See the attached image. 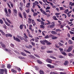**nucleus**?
<instances>
[{
	"label": "nucleus",
	"instance_id": "f257e3e1",
	"mask_svg": "<svg viewBox=\"0 0 74 74\" xmlns=\"http://www.w3.org/2000/svg\"><path fill=\"white\" fill-rule=\"evenodd\" d=\"M24 35V38L22 37L21 36H19V35H17V37H15L14 36H13V38L14 40H15L16 41H17L18 42H21V40H24L26 42H27L28 41V40L27 39V38H28L27 36V35L26 34V33H24L23 34Z\"/></svg>",
	"mask_w": 74,
	"mask_h": 74
},
{
	"label": "nucleus",
	"instance_id": "f03ea898",
	"mask_svg": "<svg viewBox=\"0 0 74 74\" xmlns=\"http://www.w3.org/2000/svg\"><path fill=\"white\" fill-rule=\"evenodd\" d=\"M0 74H3L4 72H5V73L7 74V70L5 68L4 69H0Z\"/></svg>",
	"mask_w": 74,
	"mask_h": 74
},
{
	"label": "nucleus",
	"instance_id": "7ed1b4c3",
	"mask_svg": "<svg viewBox=\"0 0 74 74\" xmlns=\"http://www.w3.org/2000/svg\"><path fill=\"white\" fill-rule=\"evenodd\" d=\"M59 49L60 50L61 53L65 56H66L67 55V54L65 52H63V49L60 48Z\"/></svg>",
	"mask_w": 74,
	"mask_h": 74
},
{
	"label": "nucleus",
	"instance_id": "20e7f679",
	"mask_svg": "<svg viewBox=\"0 0 74 74\" xmlns=\"http://www.w3.org/2000/svg\"><path fill=\"white\" fill-rule=\"evenodd\" d=\"M40 10L42 14H43L45 15H47V13L45 12V11L43 10L42 9H40Z\"/></svg>",
	"mask_w": 74,
	"mask_h": 74
},
{
	"label": "nucleus",
	"instance_id": "39448f33",
	"mask_svg": "<svg viewBox=\"0 0 74 74\" xmlns=\"http://www.w3.org/2000/svg\"><path fill=\"white\" fill-rule=\"evenodd\" d=\"M4 11L5 12V15L6 16H10V15H9L8 14V11H7V8H4Z\"/></svg>",
	"mask_w": 74,
	"mask_h": 74
},
{
	"label": "nucleus",
	"instance_id": "423d86ee",
	"mask_svg": "<svg viewBox=\"0 0 74 74\" xmlns=\"http://www.w3.org/2000/svg\"><path fill=\"white\" fill-rule=\"evenodd\" d=\"M72 49H73V46H70L69 47L68 49L66 51H67L68 52H69L71 51Z\"/></svg>",
	"mask_w": 74,
	"mask_h": 74
},
{
	"label": "nucleus",
	"instance_id": "0eeeda50",
	"mask_svg": "<svg viewBox=\"0 0 74 74\" xmlns=\"http://www.w3.org/2000/svg\"><path fill=\"white\" fill-rule=\"evenodd\" d=\"M47 42L46 40H40V43L43 44V45H45V43H46Z\"/></svg>",
	"mask_w": 74,
	"mask_h": 74
},
{
	"label": "nucleus",
	"instance_id": "6e6552de",
	"mask_svg": "<svg viewBox=\"0 0 74 74\" xmlns=\"http://www.w3.org/2000/svg\"><path fill=\"white\" fill-rule=\"evenodd\" d=\"M47 66L48 67H49V68H50L51 69H53L54 68V67H55L54 65H52V66L50 64H47Z\"/></svg>",
	"mask_w": 74,
	"mask_h": 74
},
{
	"label": "nucleus",
	"instance_id": "1a4fd4ad",
	"mask_svg": "<svg viewBox=\"0 0 74 74\" xmlns=\"http://www.w3.org/2000/svg\"><path fill=\"white\" fill-rule=\"evenodd\" d=\"M18 12H17V10L15 9H13V13L14 14V16H16V14H17Z\"/></svg>",
	"mask_w": 74,
	"mask_h": 74
},
{
	"label": "nucleus",
	"instance_id": "9d476101",
	"mask_svg": "<svg viewBox=\"0 0 74 74\" xmlns=\"http://www.w3.org/2000/svg\"><path fill=\"white\" fill-rule=\"evenodd\" d=\"M25 47L26 48H28V49H30L31 48H33V46L31 45H29L28 46L26 45L25 46Z\"/></svg>",
	"mask_w": 74,
	"mask_h": 74
},
{
	"label": "nucleus",
	"instance_id": "9b49d317",
	"mask_svg": "<svg viewBox=\"0 0 74 74\" xmlns=\"http://www.w3.org/2000/svg\"><path fill=\"white\" fill-rule=\"evenodd\" d=\"M6 36L8 37H12V35L10 34H6Z\"/></svg>",
	"mask_w": 74,
	"mask_h": 74
},
{
	"label": "nucleus",
	"instance_id": "f8f14e48",
	"mask_svg": "<svg viewBox=\"0 0 74 74\" xmlns=\"http://www.w3.org/2000/svg\"><path fill=\"white\" fill-rule=\"evenodd\" d=\"M23 26H24V25L23 24H21L20 25L19 28L20 29H21V30H22L23 29Z\"/></svg>",
	"mask_w": 74,
	"mask_h": 74
},
{
	"label": "nucleus",
	"instance_id": "ddd939ff",
	"mask_svg": "<svg viewBox=\"0 0 74 74\" xmlns=\"http://www.w3.org/2000/svg\"><path fill=\"white\" fill-rule=\"evenodd\" d=\"M0 44L2 47H3V48H5V47H6V46H5V45L4 44H3V42H1Z\"/></svg>",
	"mask_w": 74,
	"mask_h": 74
},
{
	"label": "nucleus",
	"instance_id": "4468645a",
	"mask_svg": "<svg viewBox=\"0 0 74 74\" xmlns=\"http://www.w3.org/2000/svg\"><path fill=\"white\" fill-rule=\"evenodd\" d=\"M68 63H69V61H65L64 64L65 65V66H67V64H68Z\"/></svg>",
	"mask_w": 74,
	"mask_h": 74
},
{
	"label": "nucleus",
	"instance_id": "2eb2a0df",
	"mask_svg": "<svg viewBox=\"0 0 74 74\" xmlns=\"http://www.w3.org/2000/svg\"><path fill=\"white\" fill-rule=\"evenodd\" d=\"M46 43L47 45H49L51 44V43L50 42H49L46 40Z\"/></svg>",
	"mask_w": 74,
	"mask_h": 74
},
{
	"label": "nucleus",
	"instance_id": "dca6fc26",
	"mask_svg": "<svg viewBox=\"0 0 74 74\" xmlns=\"http://www.w3.org/2000/svg\"><path fill=\"white\" fill-rule=\"evenodd\" d=\"M30 3H28L26 6V8H29V7H30Z\"/></svg>",
	"mask_w": 74,
	"mask_h": 74
},
{
	"label": "nucleus",
	"instance_id": "f3484780",
	"mask_svg": "<svg viewBox=\"0 0 74 74\" xmlns=\"http://www.w3.org/2000/svg\"><path fill=\"white\" fill-rule=\"evenodd\" d=\"M51 33L52 34H57V32L54 31H52Z\"/></svg>",
	"mask_w": 74,
	"mask_h": 74
},
{
	"label": "nucleus",
	"instance_id": "a211bd4d",
	"mask_svg": "<svg viewBox=\"0 0 74 74\" xmlns=\"http://www.w3.org/2000/svg\"><path fill=\"white\" fill-rule=\"evenodd\" d=\"M32 24H33V26H35L36 25V23H35V22L34 20H32Z\"/></svg>",
	"mask_w": 74,
	"mask_h": 74
},
{
	"label": "nucleus",
	"instance_id": "6ab92c4d",
	"mask_svg": "<svg viewBox=\"0 0 74 74\" xmlns=\"http://www.w3.org/2000/svg\"><path fill=\"white\" fill-rule=\"evenodd\" d=\"M21 55H23V56H27V55H26V54L23 53V52H21Z\"/></svg>",
	"mask_w": 74,
	"mask_h": 74
},
{
	"label": "nucleus",
	"instance_id": "aec40b11",
	"mask_svg": "<svg viewBox=\"0 0 74 74\" xmlns=\"http://www.w3.org/2000/svg\"><path fill=\"white\" fill-rule=\"evenodd\" d=\"M58 38V37L53 36V37H52V40H55L56 39H57Z\"/></svg>",
	"mask_w": 74,
	"mask_h": 74
},
{
	"label": "nucleus",
	"instance_id": "412c9836",
	"mask_svg": "<svg viewBox=\"0 0 74 74\" xmlns=\"http://www.w3.org/2000/svg\"><path fill=\"white\" fill-rule=\"evenodd\" d=\"M5 24H6V25H7V26H10V24L8 23V22H7L5 21Z\"/></svg>",
	"mask_w": 74,
	"mask_h": 74
},
{
	"label": "nucleus",
	"instance_id": "4be33fe9",
	"mask_svg": "<svg viewBox=\"0 0 74 74\" xmlns=\"http://www.w3.org/2000/svg\"><path fill=\"white\" fill-rule=\"evenodd\" d=\"M53 19L54 20H56V21H58V19L56 18V16H53Z\"/></svg>",
	"mask_w": 74,
	"mask_h": 74
},
{
	"label": "nucleus",
	"instance_id": "5701e85b",
	"mask_svg": "<svg viewBox=\"0 0 74 74\" xmlns=\"http://www.w3.org/2000/svg\"><path fill=\"white\" fill-rule=\"evenodd\" d=\"M58 44L59 45V46H62V47H63V46H64V45L63 44H62L60 42H59L58 43Z\"/></svg>",
	"mask_w": 74,
	"mask_h": 74
},
{
	"label": "nucleus",
	"instance_id": "b1692460",
	"mask_svg": "<svg viewBox=\"0 0 74 74\" xmlns=\"http://www.w3.org/2000/svg\"><path fill=\"white\" fill-rule=\"evenodd\" d=\"M37 62L39 64H41L42 63V62L39 60H37Z\"/></svg>",
	"mask_w": 74,
	"mask_h": 74
},
{
	"label": "nucleus",
	"instance_id": "393cba45",
	"mask_svg": "<svg viewBox=\"0 0 74 74\" xmlns=\"http://www.w3.org/2000/svg\"><path fill=\"white\" fill-rule=\"evenodd\" d=\"M23 15L25 18L26 19V13L24 12L23 13Z\"/></svg>",
	"mask_w": 74,
	"mask_h": 74
},
{
	"label": "nucleus",
	"instance_id": "a878e982",
	"mask_svg": "<svg viewBox=\"0 0 74 74\" xmlns=\"http://www.w3.org/2000/svg\"><path fill=\"white\" fill-rule=\"evenodd\" d=\"M6 19L7 21L9 23H11V21H10V20L7 18H6Z\"/></svg>",
	"mask_w": 74,
	"mask_h": 74
},
{
	"label": "nucleus",
	"instance_id": "bb28decb",
	"mask_svg": "<svg viewBox=\"0 0 74 74\" xmlns=\"http://www.w3.org/2000/svg\"><path fill=\"white\" fill-rule=\"evenodd\" d=\"M11 66L10 64H8L7 65V67L8 69H10Z\"/></svg>",
	"mask_w": 74,
	"mask_h": 74
},
{
	"label": "nucleus",
	"instance_id": "cd10ccee",
	"mask_svg": "<svg viewBox=\"0 0 74 74\" xmlns=\"http://www.w3.org/2000/svg\"><path fill=\"white\" fill-rule=\"evenodd\" d=\"M47 53H53V51H49L48 50L47 51Z\"/></svg>",
	"mask_w": 74,
	"mask_h": 74
},
{
	"label": "nucleus",
	"instance_id": "c85d7f7f",
	"mask_svg": "<svg viewBox=\"0 0 74 74\" xmlns=\"http://www.w3.org/2000/svg\"><path fill=\"white\" fill-rule=\"evenodd\" d=\"M24 51L25 52H26V53H29V54H30V53H30V52H29L28 51H27V50H24Z\"/></svg>",
	"mask_w": 74,
	"mask_h": 74
},
{
	"label": "nucleus",
	"instance_id": "c756f323",
	"mask_svg": "<svg viewBox=\"0 0 74 74\" xmlns=\"http://www.w3.org/2000/svg\"><path fill=\"white\" fill-rule=\"evenodd\" d=\"M68 43L69 44H71L73 43V42H72V41L71 40H69L68 41Z\"/></svg>",
	"mask_w": 74,
	"mask_h": 74
},
{
	"label": "nucleus",
	"instance_id": "7c9ffc66",
	"mask_svg": "<svg viewBox=\"0 0 74 74\" xmlns=\"http://www.w3.org/2000/svg\"><path fill=\"white\" fill-rule=\"evenodd\" d=\"M46 48V46H42L41 47V49L44 50Z\"/></svg>",
	"mask_w": 74,
	"mask_h": 74
},
{
	"label": "nucleus",
	"instance_id": "2f4dec72",
	"mask_svg": "<svg viewBox=\"0 0 74 74\" xmlns=\"http://www.w3.org/2000/svg\"><path fill=\"white\" fill-rule=\"evenodd\" d=\"M36 4L34 3H33V6L32 8H34L35 7V6H36Z\"/></svg>",
	"mask_w": 74,
	"mask_h": 74
},
{
	"label": "nucleus",
	"instance_id": "473e14b6",
	"mask_svg": "<svg viewBox=\"0 0 74 74\" xmlns=\"http://www.w3.org/2000/svg\"><path fill=\"white\" fill-rule=\"evenodd\" d=\"M19 59H25V58L22 56H20L18 57Z\"/></svg>",
	"mask_w": 74,
	"mask_h": 74
},
{
	"label": "nucleus",
	"instance_id": "72a5a7b5",
	"mask_svg": "<svg viewBox=\"0 0 74 74\" xmlns=\"http://www.w3.org/2000/svg\"><path fill=\"white\" fill-rule=\"evenodd\" d=\"M20 4L21 7H22V8H23V3L21 2L20 3Z\"/></svg>",
	"mask_w": 74,
	"mask_h": 74
},
{
	"label": "nucleus",
	"instance_id": "f704fd0d",
	"mask_svg": "<svg viewBox=\"0 0 74 74\" xmlns=\"http://www.w3.org/2000/svg\"><path fill=\"white\" fill-rule=\"evenodd\" d=\"M47 28H52V27H53L52 25H49V26L47 27Z\"/></svg>",
	"mask_w": 74,
	"mask_h": 74
},
{
	"label": "nucleus",
	"instance_id": "c9c22d12",
	"mask_svg": "<svg viewBox=\"0 0 74 74\" xmlns=\"http://www.w3.org/2000/svg\"><path fill=\"white\" fill-rule=\"evenodd\" d=\"M56 32H62V30H61V29H56Z\"/></svg>",
	"mask_w": 74,
	"mask_h": 74
},
{
	"label": "nucleus",
	"instance_id": "e433bc0d",
	"mask_svg": "<svg viewBox=\"0 0 74 74\" xmlns=\"http://www.w3.org/2000/svg\"><path fill=\"white\" fill-rule=\"evenodd\" d=\"M50 58H52V59H56V58L52 56H50Z\"/></svg>",
	"mask_w": 74,
	"mask_h": 74
},
{
	"label": "nucleus",
	"instance_id": "4c0bfd02",
	"mask_svg": "<svg viewBox=\"0 0 74 74\" xmlns=\"http://www.w3.org/2000/svg\"><path fill=\"white\" fill-rule=\"evenodd\" d=\"M11 71L13 73H16V71L15 70L13 69H11Z\"/></svg>",
	"mask_w": 74,
	"mask_h": 74
},
{
	"label": "nucleus",
	"instance_id": "58836bf2",
	"mask_svg": "<svg viewBox=\"0 0 74 74\" xmlns=\"http://www.w3.org/2000/svg\"><path fill=\"white\" fill-rule=\"evenodd\" d=\"M40 28H42L43 29H44V28H45V26L43 25H40Z\"/></svg>",
	"mask_w": 74,
	"mask_h": 74
},
{
	"label": "nucleus",
	"instance_id": "ea45409f",
	"mask_svg": "<svg viewBox=\"0 0 74 74\" xmlns=\"http://www.w3.org/2000/svg\"><path fill=\"white\" fill-rule=\"evenodd\" d=\"M45 38L47 39V38H49V35H47L45 37Z\"/></svg>",
	"mask_w": 74,
	"mask_h": 74
},
{
	"label": "nucleus",
	"instance_id": "a19ab883",
	"mask_svg": "<svg viewBox=\"0 0 74 74\" xmlns=\"http://www.w3.org/2000/svg\"><path fill=\"white\" fill-rule=\"evenodd\" d=\"M10 45L11 47H12V48H14V45L12 43H11Z\"/></svg>",
	"mask_w": 74,
	"mask_h": 74
},
{
	"label": "nucleus",
	"instance_id": "79ce46f5",
	"mask_svg": "<svg viewBox=\"0 0 74 74\" xmlns=\"http://www.w3.org/2000/svg\"><path fill=\"white\" fill-rule=\"evenodd\" d=\"M0 23L1 24H3V21L1 19H0Z\"/></svg>",
	"mask_w": 74,
	"mask_h": 74
},
{
	"label": "nucleus",
	"instance_id": "37998d69",
	"mask_svg": "<svg viewBox=\"0 0 74 74\" xmlns=\"http://www.w3.org/2000/svg\"><path fill=\"white\" fill-rule=\"evenodd\" d=\"M40 74H44V72H43V71H42L40 70Z\"/></svg>",
	"mask_w": 74,
	"mask_h": 74
},
{
	"label": "nucleus",
	"instance_id": "c03bdc74",
	"mask_svg": "<svg viewBox=\"0 0 74 74\" xmlns=\"http://www.w3.org/2000/svg\"><path fill=\"white\" fill-rule=\"evenodd\" d=\"M19 15L20 17L21 18H23V17H22V14L21 13H19Z\"/></svg>",
	"mask_w": 74,
	"mask_h": 74
},
{
	"label": "nucleus",
	"instance_id": "a18cd8bd",
	"mask_svg": "<svg viewBox=\"0 0 74 74\" xmlns=\"http://www.w3.org/2000/svg\"><path fill=\"white\" fill-rule=\"evenodd\" d=\"M31 44L32 45H33V46H34L35 45V43L33 42H31Z\"/></svg>",
	"mask_w": 74,
	"mask_h": 74
},
{
	"label": "nucleus",
	"instance_id": "49530a36",
	"mask_svg": "<svg viewBox=\"0 0 74 74\" xmlns=\"http://www.w3.org/2000/svg\"><path fill=\"white\" fill-rule=\"evenodd\" d=\"M32 25H29V30H32Z\"/></svg>",
	"mask_w": 74,
	"mask_h": 74
},
{
	"label": "nucleus",
	"instance_id": "de8ad7c7",
	"mask_svg": "<svg viewBox=\"0 0 74 74\" xmlns=\"http://www.w3.org/2000/svg\"><path fill=\"white\" fill-rule=\"evenodd\" d=\"M7 5L8 7L9 8H11V6H10V5L8 3H7Z\"/></svg>",
	"mask_w": 74,
	"mask_h": 74
},
{
	"label": "nucleus",
	"instance_id": "09e8293b",
	"mask_svg": "<svg viewBox=\"0 0 74 74\" xmlns=\"http://www.w3.org/2000/svg\"><path fill=\"white\" fill-rule=\"evenodd\" d=\"M50 9H51V7L49 6L47 7L46 8V10H49Z\"/></svg>",
	"mask_w": 74,
	"mask_h": 74
},
{
	"label": "nucleus",
	"instance_id": "8fccbe9b",
	"mask_svg": "<svg viewBox=\"0 0 74 74\" xmlns=\"http://www.w3.org/2000/svg\"><path fill=\"white\" fill-rule=\"evenodd\" d=\"M41 25H46V24L45 23H44V22L42 21L41 22Z\"/></svg>",
	"mask_w": 74,
	"mask_h": 74
},
{
	"label": "nucleus",
	"instance_id": "3c124183",
	"mask_svg": "<svg viewBox=\"0 0 74 74\" xmlns=\"http://www.w3.org/2000/svg\"><path fill=\"white\" fill-rule=\"evenodd\" d=\"M8 12H9V14H11V9H9L8 10Z\"/></svg>",
	"mask_w": 74,
	"mask_h": 74
},
{
	"label": "nucleus",
	"instance_id": "603ef678",
	"mask_svg": "<svg viewBox=\"0 0 74 74\" xmlns=\"http://www.w3.org/2000/svg\"><path fill=\"white\" fill-rule=\"evenodd\" d=\"M60 14V13H55V15L56 16H58V15H59Z\"/></svg>",
	"mask_w": 74,
	"mask_h": 74
},
{
	"label": "nucleus",
	"instance_id": "864d4df0",
	"mask_svg": "<svg viewBox=\"0 0 74 74\" xmlns=\"http://www.w3.org/2000/svg\"><path fill=\"white\" fill-rule=\"evenodd\" d=\"M48 63H50V64L52 63V60L50 59H49V60Z\"/></svg>",
	"mask_w": 74,
	"mask_h": 74
},
{
	"label": "nucleus",
	"instance_id": "5fc2aeb1",
	"mask_svg": "<svg viewBox=\"0 0 74 74\" xmlns=\"http://www.w3.org/2000/svg\"><path fill=\"white\" fill-rule=\"evenodd\" d=\"M68 56H73V54H72L71 53H69L68 54Z\"/></svg>",
	"mask_w": 74,
	"mask_h": 74
},
{
	"label": "nucleus",
	"instance_id": "6e6d98bb",
	"mask_svg": "<svg viewBox=\"0 0 74 74\" xmlns=\"http://www.w3.org/2000/svg\"><path fill=\"white\" fill-rule=\"evenodd\" d=\"M3 26V27L5 28V29H7V26H6V25H5L4 24Z\"/></svg>",
	"mask_w": 74,
	"mask_h": 74
},
{
	"label": "nucleus",
	"instance_id": "4d7b16f0",
	"mask_svg": "<svg viewBox=\"0 0 74 74\" xmlns=\"http://www.w3.org/2000/svg\"><path fill=\"white\" fill-rule=\"evenodd\" d=\"M67 12H69L68 9H66L65 10V12L66 13V14H67Z\"/></svg>",
	"mask_w": 74,
	"mask_h": 74
},
{
	"label": "nucleus",
	"instance_id": "13d9d810",
	"mask_svg": "<svg viewBox=\"0 0 74 74\" xmlns=\"http://www.w3.org/2000/svg\"><path fill=\"white\" fill-rule=\"evenodd\" d=\"M1 68H4L5 67V65L4 64H2L1 66Z\"/></svg>",
	"mask_w": 74,
	"mask_h": 74
},
{
	"label": "nucleus",
	"instance_id": "bf43d9fd",
	"mask_svg": "<svg viewBox=\"0 0 74 74\" xmlns=\"http://www.w3.org/2000/svg\"><path fill=\"white\" fill-rule=\"evenodd\" d=\"M53 37V35H52L51 34L49 36V38H51V37Z\"/></svg>",
	"mask_w": 74,
	"mask_h": 74
},
{
	"label": "nucleus",
	"instance_id": "052dcab7",
	"mask_svg": "<svg viewBox=\"0 0 74 74\" xmlns=\"http://www.w3.org/2000/svg\"><path fill=\"white\" fill-rule=\"evenodd\" d=\"M38 14L37 13H35L34 14V16H36V15H37Z\"/></svg>",
	"mask_w": 74,
	"mask_h": 74
},
{
	"label": "nucleus",
	"instance_id": "680f3d73",
	"mask_svg": "<svg viewBox=\"0 0 74 74\" xmlns=\"http://www.w3.org/2000/svg\"><path fill=\"white\" fill-rule=\"evenodd\" d=\"M26 12H27V13H29V9H28L27 10H25Z\"/></svg>",
	"mask_w": 74,
	"mask_h": 74
},
{
	"label": "nucleus",
	"instance_id": "e2e57ef3",
	"mask_svg": "<svg viewBox=\"0 0 74 74\" xmlns=\"http://www.w3.org/2000/svg\"><path fill=\"white\" fill-rule=\"evenodd\" d=\"M60 10H64V9L62 7H60Z\"/></svg>",
	"mask_w": 74,
	"mask_h": 74
},
{
	"label": "nucleus",
	"instance_id": "0e129e2a",
	"mask_svg": "<svg viewBox=\"0 0 74 74\" xmlns=\"http://www.w3.org/2000/svg\"><path fill=\"white\" fill-rule=\"evenodd\" d=\"M29 37H31V38H33V36L32 35H31L29 34Z\"/></svg>",
	"mask_w": 74,
	"mask_h": 74
},
{
	"label": "nucleus",
	"instance_id": "69168bd1",
	"mask_svg": "<svg viewBox=\"0 0 74 74\" xmlns=\"http://www.w3.org/2000/svg\"><path fill=\"white\" fill-rule=\"evenodd\" d=\"M35 3L36 5H37V4H39V3H38L37 1H35Z\"/></svg>",
	"mask_w": 74,
	"mask_h": 74
},
{
	"label": "nucleus",
	"instance_id": "338daca9",
	"mask_svg": "<svg viewBox=\"0 0 74 74\" xmlns=\"http://www.w3.org/2000/svg\"><path fill=\"white\" fill-rule=\"evenodd\" d=\"M69 32L70 34H74V32H72V31H70Z\"/></svg>",
	"mask_w": 74,
	"mask_h": 74
},
{
	"label": "nucleus",
	"instance_id": "774afa93",
	"mask_svg": "<svg viewBox=\"0 0 74 74\" xmlns=\"http://www.w3.org/2000/svg\"><path fill=\"white\" fill-rule=\"evenodd\" d=\"M59 73L60 74H66L65 73H63L62 72H60Z\"/></svg>",
	"mask_w": 74,
	"mask_h": 74
}]
</instances>
